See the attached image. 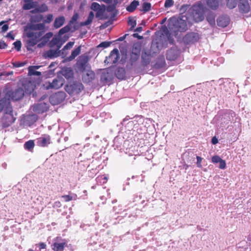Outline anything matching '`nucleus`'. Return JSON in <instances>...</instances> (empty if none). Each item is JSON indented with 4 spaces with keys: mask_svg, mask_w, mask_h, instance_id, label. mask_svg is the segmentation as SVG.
<instances>
[{
    "mask_svg": "<svg viewBox=\"0 0 251 251\" xmlns=\"http://www.w3.org/2000/svg\"><path fill=\"white\" fill-rule=\"evenodd\" d=\"M174 4L173 0H166L164 6L166 8H168L172 6Z\"/></svg>",
    "mask_w": 251,
    "mask_h": 251,
    "instance_id": "nucleus-48",
    "label": "nucleus"
},
{
    "mask_svg": "<svg viewBox=\"0 0 251 251\" xmlns=\"http://www.w3.org/2000/svg\"><path fill=\"white\" fill-rule=\"evenodd\" d=\"M25 95L24 90L22 88H18L14 91H8L5 97L13 100L17 101L21 100Z\"/></svg>",
    "mask_w": 251,
    "mask_h": 251,
    "instance_id": "nucleus-6",
    "label": "nucleus"
},
{
    "mask_svg": "<svg viewBox=\"0 0 251 251\" xmlns=\"http://www.w3.org/2000/svg\"><path fill=\"white\" fill-rule=\"evenodd\" d=\"M84 89L83 84L78 81H75L72 84H67L65 88L66 91L69 94H72L74 93H79Z\"/></svg>",
    "mask_w": 251,
    "mask_h": 251,
    "instance_id": "nucleus-5",
    "label": "nucleus"
},
{
    "mask_svg": "<svg viewBox=\"0 0 251 251\" xmlns=\"http://www.w3.org/2000/svg\"><path fill=\"white\" fill-rule=\"evenodd\" d=\"M24 3L22 6V9L24 10H28L35 7L37 2L33 1V0H22Z\"/></svg>",
    "mask_w": 251,
    "mask_h": 251,
    "instance_id": "nucleus-19",
    "label": "nucleus"
},
{
    "mask_svg": "<svg viewBox=\"0 0 251 251\" xmlns=\"http://www.w3.org/2000/svg\"><path fill=\"white\" fill-rule=\"evenodd\" d=\"M7 37L8 38L11 39L13 40H14V36L10 32L8 33L7 34Z\"/></svg>",
    "mask_w": 251,
    "mask_h": 251,
    "instance_id": "nucleus-60",
    "label": "nucleus"
},
{
    "mask_svg": "<svg viewBox=\"0 0 251 251\" xmlns=\"http://www.w3.org/2000/svg\"><path fill=\"white\" fill-rule=\"evenodd\" d=\"M208 8L211 10H216L219 6V0H206Z\"/></svg>",
    "mask_w": 251,
    "mask_h": 251,
    "instance_id": "nucleus-24",
    "label": "nucleus"
},
{
    "mask_svg": "<svg viewBox=\"0 0 251 251\" xmlns=\"http://www.w3.org/2000/svg\"><path fill=\"white\" fill-rule=\"evenodd\" d=\"M7 45L3 41L0 40V49H4L6 48Z\"/></svg>",
    "mask_w": 251,
    "mask_h": 251,
    "instance_id": "nucleus-55",
    "label": "nucleus"
},
{
    "mask_svg": "<svg viewBox=\"0 0 251 251\" xmlns=\"http://www.w3.org/2000/svg\"><path fill=\"white\" fill-rule=\"evenodd\" d=\"M15 49L17 51H20L21 49L22 43L19 40H17L13 43Z\"/></svg>",
    "mask_w": 251,
    "mask_h": 251,
    "instance_id": "nucleus-42",
    "label": "nucleus"
},
{
    "mask_svg": "<svg viewBox=\"0 0 251 251\" xmlns=\"http://www.w3.org/2000/svg\"><path fill=\"white\" fill-rule=\"evenodd\" d=\"M37 10L39 12H44L48 10V7L45 3H43L37 7Z\"/></svg>",
    "mask_w": 251,
    "mask_h": 251,
    "instance_id": "nucleus-38",
    "label": "nucleus"
},
{
    "mask_svg": "<svg viewBox=\"0 0 251 251\" xmlns=\"http://www.w3.org/2000/svg\"><path fill=\"white\" fill-rule=\"evenodd\" d=\"M111 44V42L104 41L101 42L100 44L99 45L98 47H101L103 48H106L110 46Z\"/></svg>",
    "mask_w": 251,
    "mask_h": 251,
    "instance_id": "nucleus-43",
    "label": "nucleus"
},
{
    "mask_svg": "<svg viewBox=\"0 0 251 251\" xmlns=\"http://www.w3.org/2000/svg\"><path fill=\"white\" fill-rule=\"evenodd\" d=\"M81 46H79L77 48L74 50L71 54L67 58L66 60L69 61H71L74 59L80 53Z\"/></svg>",
    "mask_w": 251,
    "mask_h": 251,
    "instance_id": "nucleus-25",
    "label": "nucleus"
},
{
    "mask_svg": "<svg viewBox=\"0 0 251 251\" xmlns=\"http://www.w3.org/2000/svg\"><path fill=\"white\" fill-rule=\"evenodd\" d=\"M42 105V103H39L37 104L34 107L33 110L35 112H38V113H40V111H39V109L41 107Z\"/></svg>",
    "mask_w": 251,
    "mask_h": 251,
    "instance_id": "nucleus-54",
    "label": "nucleus"
},
{
    "mask_svg": "<svg viewBox=\"0 0 251 251\" xmlns=\"http://www.w3.org/2000/svg\"><path fill=\"white\" fill-rule=\"evenodd\" d=\"M65 93L63 92H59L52 95L50 100L53 105H56L62 102L65 99Z\"/></svg>",
    "mask_w": 251,
    "mask_h": 251,
    "instance_id": "nucleus-11",
    "label": "nucleus"
},
{
    "mask_svg": "<svg viewBox=\"0 0 251 251\" xmlns=\"http://www.w3.org/2000/svg\"><path fill=\"white\" fill-rule=\"evenodd\" d=\"M34 146V141L32 140L26 142L24 145L25 150L31 152L33 151Z\"/></svg>",
    "mask_w": 251,
    "mask_h": 251,
    "instance_id": "nucleus-29",
    "label": "nucleus"
},
{
    "mask_svg": "<svg viewBox=\"0 0 251 251\" xmlns=\"http://www.w3.org/2000/svg\"><path fill=\"white\" fill-rule=\"evenodd\" d=\"M74 45V42H68L63 48V50H68L72 48Z\"/></svg>",
    "mask_w": 251,
    "mask_h": 251,
    "instance_id": "nucleus-50",
    "label": "nucleus"
},
{
    "mask_svg": "<svg viewBox=\"0 0 251 251\" xmlns=\"http://www.w3.org/2000/svg\"><path fill=\"white\" fill-rule=\"evenodd\" d=\"M197 167L198 168H202V165H201V161H202V158H201L200 156H197Z\"/></svg>",
    "mask_w": 251,
    "mask_h": 251,
    "instance_id": "nucleus-51",
    "label": "nucleus"
},
{
    "mask_svg": "<svg viewBox=\"0 0 251 251\" xmlns=\"http://www.w3.org/2000/svg\"><path fill=\"white\" fill-rule=\"evenodd\" d=\"M220 163L219 168L221 169H225L226 167V161L222 159H221V161L219 162Z\"/></svg>",
    "mask_w": 251,
    "mask_h": 251,
    "instance_id": "nucleus-52",
    "label": "nucleus"
},
{
    "mask_svg": "<svg viewBox=\"0 0 251 251\" xmlns=\"http://www.w3.org/2000/svg\"><path fill=\"white\" fill-rule=\"evenodd\" d=\"M23 86L25 89L24 92H25L27 94H31L34 90L35 85L34 82H32L31 80H25L23 83Z\"/></svg>",
    "mask_w": 251,
    "mask_h": 251,
    "instance_id": "nucleus-17",
    "label": "nucleus"
},
{
    "mask_svg": "<svg viewBox=\"0 0 251 251\" xmlns=\"http://www.w3.org/2000/svg\"><path fill=\"white\" fill-rule=\"evenodd\" d=\"M101 79H103L105 81H107L108 79L106 76V75L105 74H103L101 76Z\"/></svg>",
    "mask_w": 251,
    "mask_h": 251,
    "instance_id": "nucleus-62",
    "label": "nucleus"
},
{
    "mask_svg": "<svg viewBox=\"0 0 251 251\" xmlns=\"http://www.w3.org/2000/svg\"><path fill=\"white\" fill-rule=\"evenodd\" d=\"M119 59V50L117 49H114L112 50L108 57H107L105 62L106 61L108 63L110 62L112 64H115L117 62Z\"/></svg>",
    "mask_w": 251,
    "mask_h": 251,
    "instance_id": "nucleus-16",
    "label": "nucleus"
},
{
    "mask_svg": "<svg viewBox=\"0 0 251 251\" xmlns=\"http://www.w3.org/2000/svg\"><path fill=\"white\" fill-rule=\"evenodd\" d=\"M94 18V13L93 12H90L87 20L84 22H81L80 25L81 26L88 25L91 24Z\"/></svg>",
    "mask_w": 251,
    "mask_h": 251,
    "instance_id": "nucleus-33",
    "label": "nucleus"
},
{
    "mask_svg": "<svg viewBox=\"0 0 251 251\" xmlns=\"http://www.w3.org/2000/svg\"><path fill=\"white\" fill-rule=\"evenodd\" d=\"M61 205V204L59 201H56L54 202V207H60Z\"/></svg>",
    "mask_w": 251,
    "mask_h": 251,
    "instance_id": "nucleus-59",
    "label": "nucleus"
},
{
    "mask_svg": "<svg viewBox=\"0 0 251 251\" xmlns=\"http://www.w3.org/2000/svg\"><path fill=\"white\" fill-rule=\"evenodd\" d=\"M116 77L119 79H124L126 77V71L124 68H119L115 72Z\"/></svg>",
    "mask_w": 251,
    "mask_h": 251,
    "instance_id": "nucleus-27",
    "label": "nucleus"
},
{
    "mask_svg": "<svg viewBox=\"0 0 251 251\" xmlns=\"http://www.w3.org/2000/svg\"><path fill=\"white\" fill-rule=\"evenodd\" d=\"M37 119V116L35 114L27 115L25 118V120L29 126L36 122Z\"/></svg>",
    "mask_w": 251,
    "mask_h": 251,
    "instance_id": "nucleus-28",
    "label": "nucleus"
},
{
    "mask_svg": "<svg viewBox=\"0 0 251 251\" xmlns=\"http://www.w3.org/2000/svg\"><path fill=\"white\" fill-rule=\"evenodd\" d=\"M43 19V16L42 15H38L33 16V20L35 22H40Z\"/></svg>",
    "mask_w": 251,
    "mask_h": 251,
    "instance_id": "nucleus-45",
    "label": "nucleus"
},
{
    "mask_svg": "<svg viewBox=\"0 0 251 251\" xmlns=\"http://www.w3.org/2000/svg\"><path fill=\"white\" fill-rule=\"evenodd\" d=\"M94 18V13L93 12H90L87 20L84 22H81L80 25L81 26L88 25L91 24Z\"/></svg>",
    "mask_w": 251,
    "mask_h": 251,
    "instance_id": "nucleus-32",
    "label": "nucleus"
},
{
    "mask_svg": "<svg viewBox=\"0 0 251 251\" xmlns=\"http://www.w3.org/2000/svg\"><path fill=\"white\" fill-rule=\"evenodd\" d=\"M177 57L176 51L173 49L168 50L166 53V58L167 60L173 61Z\"/></svg>",
    "mask_w": 251,
    "mask_h": 251,
    "instance_id": "nucleus-23",
    "label": "nucleus"
},
{
    "mask_svg": "<svg viewBox=\"0 0 251 251\" xmlns=\"http://www.w3.org/2000/svg\"><path fill=\"white\" fill-rule=\"evenodd\" d=\"M12 65L15 68H19L21 67H23L26 64L25 62H12Z\"/></svg>",
    "mask_w": 251,
    "mask_h": 251,
    "instance_id": "nucleus-44",
    "label": "nucleus"
},
{
    "mask_svg": "<svg viewBox=\"0 0 251 251\" xmlns=\"http://www.w3.org/2000/svg\"><path fill=\"white\" fill-rule=\"evenodd\" d=\"M95 78V73L91 70L87 71V73L82 76V79L85 83H89Z\"/></svg>",
    "mask_w": 251,
    "mask_h": 251,
    "instance_id": "nucleus-20",
    "label": "nucleus"
},
{
    "mask_svg": "<svg viewBox=\"0 0 251 251\" xmlns=\"http://www.w3.org/2000/svg\"><path fill=\"white\" fill-rule=\"evenodd\" d=\"M70 30L71 26L68 25L61 28L59 31L58 34L59 35H62L63 34L69 32Z\"/></svg>",
    "mask_w": 251,
    "mask_h": 251,
    "instance_id": "nucleus-37",
    "label": "nucleus"
},
{
    "mask_svg": "<svg viewBox=\"0 0 251 251\" xmlns=\"http://www.w3.org/2000/svg\"><path fill=\"white\" fill-rule=\"evenodd\" d=\"M200 35L196 32L187 33L183 38V41L186 45H190L198 42L200 39Z\"/></svg>",
    "mask_w": 251,
    "mask_h": 251,
    "instance_id": "nucleus-9",
    "label": "nucleus"
},
{
    "mask_svg": "<svg viewBox=\"0 0 251 251\" xmlns=\"http://www.w3.org/2000/svg\"><path fill=\"white\" fill-rule=\"evenodd\" d=\"M63 75L66 78H69L73 76V72L70 68H67L63 71Z\"/></svg>",
    "mask_w": 251,
    "mask_h": 251,
    "instance_id": "nucleus-35",
    "label": "nucleus"
},
{
    "mask_svg": "<svg viewBox=\"0 0 251 251\" xmlns=\"http://www.w3.org/2000/svg\"><path fill=\"white\" fill-rule=\"evenodd\" d=\"M229 19L225 16H220L217 19L218 25L222 27L227 26L229 23Z\"/></svg>",
    "mask_w": 251,
    "mask_h": 251,
    "instance_id": "nucleus-21",
    "label": "nucleus"
},
{
    "mask_svg": "<svg viewBox=\"0 0 251 251\" xmlns=\"http://www.w3.org/2000/svg\"><path fill=\"white\" fill-rule=\"evenodd\" d=\"M53 20V15L48 14L43 23L32 24L28 25L26 30V35L28 38L26 42V47L27 50H32L38 42L42 41L38 46L41 47L45 45L53 35L52 32H49L45 34L46 31L45 24H49Z\"/></svg>",
    "mask_w": 251,
    "mask_h": 251,
    "instance_id": "nucleus-1",
    "label": "nucleus"
},
{
    "mask_svg": "<svg viewBox=\"0 0 251 251\" xmlns=\"http://www.w3.org/2000/svg\"><path fill=\"white\" fill-rule=\"evenodd\" d=\"M181 24L183 25V27H181L180 25H179V26L176 27V31H182L186 30V28L187 26L186 23H185L184 22H182Z\"/></svg>",
    "mask_w": 251,
    "mask_h": 251,
    "instance_id": "nucleus-46",
    "label": "nucleus"
},
{
    "mask_svg": "<svg viewBox=\"0 0 251 251\" xmlns=\"http://www.w3.org/2000/svg\"><path fill=\"white\" fill-rule=\"evenodd\" d=\"M65 19L64 16H61L55 18L54 22V27L58 28L61 27L64 24Z\"/></svg>",
    "mask_w": 251,
    "mask_h": 251,
    "instance_id": "nucleus-26",
    "label": "nucleus"
},
{
    "mask_svg": "<svg viewBox=\"0 0 251 251\" xmlns=\"http://www.w3.org/2000/svg\"><path fill=\"white\" fill-rule=\"evenodd\" d=\"M218 139L215 137H214L212 139V143L213 144L215 145L218 143Z\"/></svg>",
    "mask_w": 251,
    "mask_h": 251,
    "instance_id": "nucleus-58",
    "label": "nucleus"
},
{
    "mask_svg": "<svg viewBox=\"0 0 251 251\" xmlns=\"http://www.w3.org/2000/svg\"><path fill=\"white\" fill-rule=\"evenodd\" d=\"M100 5L97 2H93L91 5V9L94 11H97L100 9Z\"/></svg>",
    "mask_w": 251,
    "mask_h": 251,
    "instance_id": "nucleus-47",
    "label": "nucleus"
},
{
    "mask_svg": "<svg viewBox=\"0 0 251 251\" xmlns=\"http://www.w3.org/2000/svg\"><path fill=\"white\" fill-rule=\"evenodd\" d=\"M142 30V27H138L134 30L135 31H137V32H141Z\"/></svg>",
    "mask_w": 251,
    "mask_h": 251,
    "instance_id": "nucleus-63",
    "label": "nucleus"
},
{
    "mask_svg": "<svg viewBox=\"0 0 251 251\" xmlns=\"http://www.w3.org/2000/svg\"><path fill=\"white\" fill-rule=\"evenodd\" d=\"M79 18V14L77 13H75L72 18H71V20H70L69 22V24L71 25L74 23L75 22H76L78 19Z\"/></svg>",
    "mask_w": 251,
    "mask_h": 251,
    "instance_id": "nucleus-41",
    "label": "nucleus"
},
{
    "mask_svg": "<svg viewBox=\"0 0 251 251\" xmlns=\"http://www.w3.org/2000/svg\"><path fill=\"white\" fill-rule=\"evenodd\" d=\"M226 5L230 9L235 8L237 5V0H226Z\"/></svg>",
    "mask_w": 251,
    "mask_h": 251,
    "instance_id": "nucleus-36",
    "label": "nucleus"
},
{
    "mask_svg": "<svg viewBox=\"0 0 251 251\" xmlns=\"http://www.w3.org/2000/svg\"><path fill=\"white\" fill-rule=\"evenodd\" d=\"M60 51L59 50H56L50 49L44 53L43 56L45 58H54L59 56Z\"/></svg>",
    "mask_w": 251,
    "mask_h": 251,
    "instance_id": "nucleus-18",
    "label": "nucleus"
},
{
    "mask_svg": "<svg viewBox=\"0 0 251 251\" xmlns=\"http://www.w3.org/2000/svg\"><path fill=\"white\" fill-rule=\"evenodd\" d=\"M62 198L64 199V201L68 202L73 200H75L77 199V195L75 194H73V196L65 195L62 196Z\"/></svg>",
    "mask_w": 251,
    "mask_h": 251,
    "instance_id": "nucleus-34",
    "label": "nucleus"
},
{
    "mask_svg": "<svg viewBox=\"0 0 251 251\" xmlns=\"http://www.w3.org/2000/svg\"><path fill=\"white\" fill-rule=\"evenodd\" d=\"M142 8L145 12L149 11L151 9V4L149 2H144L142 4Z\"/></svg>",
    "mask_w": 251,
    "mask_h": 251,
    "instance_id": "nucleus-39",
    "label": "nucleus"
},
{
    "mask_svg": "<svg viewBox=\"0 0 251 251\" xmlns=\"http://www.w3.org/2000/svg\"><path fill=\"white\" fill-rule=\"evenodd\" d=\"M34 75H41V73L40 72H38V71H35V72L34 73Z\"/></svg>",
    "mask_w": 251,
    "mask_h": 251,
    "instance_id": "nucleus-64",
    "label": "nucleus"
},
{
    "mask_svg": "<svg viewBox=\"0 0 251 251\" xmlns=\"http://www.w3.org/2000/svg\"><path fill=\"white\" fill-rule=\"evenodd\" d=\"M221 160V158L218 155L213 156L211 158V161L214 163H219Z\"/></svg>",
    "mask_w": 251,
    "mask_h": 251,
    "instance_id": "nucleus-49",
    "label": "nucleus"
},
{
    "mask_svg": "<svg viewBox=\"0 0 251 251\" xmlns=\"http://www.w3.org/2000/svg\"><path fill=\"white\" fill-rule=\"evenodd\" d=\"M139 4V2L138 1L134 0L128 6L126 7V10L129 12H132L135 11Z\"/></svg>",
    "mask_w": 251,
    "mask_h": 251,
    "instance_id": "nucleus-31",
    "label": "nucleus"
},
{
    "mask_svg": "<svg viewBox=\"0 0 251 251\" xmlns=\"http://www.w3.org/2000/svg\"><path fill=\"white\" fill-rule=\"evenodd\" d=\"M40 250L45 249L46 248V244L43 242H40L38 244Z\"/></svg>",
    "mask_w": 251,
    "mask_h": 251,
    "instance_id": "nucleus-56",
    "label": "nucleus"
},
{
    "mask_svg": "<svg viewBox=\"0 0 251 251\" xmlns=\"http://www.w3.org/2000/svg\"><path fill=\"white\" fill-rule=\"evenodd\" d=\"M142 47L139 43L134 44L132 47V50L129 53L126 67L127 69H135V71H139L140 69L138 67L139 58L141 54Z\"/></svg>",
    "mask_w": 251,
    "mask_h": 251,
    "instance_id": "nucleus-2",
    "label": "nucleus"
},
{
    "mask_svg": "<svg viewBox=\"0 0 251 251\" xmlns=\"http://www.w3.org/2000/svg\"><path fill=\"white\" fill-rule=\"evenodd\" d=\"M151 54L146 51H143L141 54V61L139 65L138 68L140 71L144 69L146 67L150 64L151 61Z\"/></svg>",
    "mask_w": 251,
    "mask_h": 251,
    "instance_id": "nucleus-10",
    "label": "nucleus"
},
{
    "mask_svg": "<svg viewBox=\"0 0 251 251\" xmlns=\"http://www.w3.org/2000/svg\"><path fill=\"white\" fill-rule=\"evenodd\" d=\"M238 9L242 14H246L250 12L251 7L248 0H239Z\"/></svg>",
    "mask_w": 251,
    "mask_h": 251,
    "instance_id": "nucleus-13",
    "label": "nucleus"
},
{
    "mask_svg": "<svg viewBox=\"0 0 251 251\" xmlns=\"http://www.w3.org/2000/svg\"><path fill=\"white\" fill-rule=\"evenodd\" d=\"M206 20L209 24L213 26L215 25V15L214 13L209 12L206 17Z\"/></svg>",
    "mask_w": 251,
    "mask_h": 251,
    "instance_id": "nucleus-30",
    "label": "nucleus"
},
{
    "mask_svg": "<svg viewBox=\"0 0 251 251\" xmlns=\"http://www.w3.org/2000/svg\"><path fill=\"white\" fill-rule=\"evenodd\" d=\"M88 61L89 58L87 56L81 55L79 56L77 64L79 70L81 72H84L85 71Z\"/></svg>",
    "mask_w": 251,
    "mask_h": 251,
    "instance_id": "nucleus-15",
    "label": "nucleus"
},
{
    "mask_svg": "<svg viewBox=\"0 0 251 251\" xmlns=\"http://www.w3.org/2000/svg\"><path fill=\"white\" fill-rule=\"evenodd\" d=\"M15 120L16 118L13 115H4L1 119L2 127L4 128L9 127L15 122Z\"/></svg>",
    "mask_w": 251,
    "mask_h": 251,
    "instance_id": "nucleus-14",
    "label": "nucleus"
},
{
    "mask_svg": "<svg viewBox=\"0 0 251 251\" xmlns=\"http://www.w3.org/2000/svg\"><path fill=\"white\" fill-rule=\"evenodd\" d=\"M62 46L60 40L57 37H53L49 43V46L50 48H54L56 47V49L59 50Z\"/></svg>",
    "mask_w": 251,
    "mask_h": 251,
    "instance_id": "nucleus-22",
    "label": "nucleus"
},
{
    "mask_svg": "<svg viewBox=\"0 0 251 251\" xmlns=\"http://www.w3.org/2000/svg\"><path fill=\"white\" fill-rule=\"evenodd\" d=\"M35 67H31L29 66L28 68V74L29 75H34V73L36 71V70L34 69Z\"/></svg>",
    "mask_w": 251,
    "mask_h": 251,
    "instance_id": "nucleus-53",
    "label": "nucleus"
},
{
    "mask_svg": "<svg viewBox=\"0 0 251 251\" xmlns=\"http://www.w3.org/2000/svg\"><path fill=\"white\" fill-rule=\"evenodd\" d=\"M65 83V79L62 77L57 76L51 82H46L44 85L47 90L58 89L61 88Z\"/></svg>",
    "mask_w": 251,
    "mask_h": 251,
    "instance_id": "nucleus-4",
    "label": "nucleus"
},
{
    "mask_svg": "<svg viewBox=\"0 0 251 251\" xmlns=\"http://www.w3.org/2000/svg\"><path fill=\"white\" fill-rule=\"evenodd\" d=\"M193 19L196 22H200L204 19L205 13L208 10L204 1H199L192 7Z\"/></svg>",
    "mask_w": 251,
    "mask_h": 251,
    "instance_id": "nucleus-3",
    "label": "nucleus"
},
{
    "mask_svg": "<svg viewBox=\"0 0 251 251\" xmlns=\"http://www.w3.org/2000/svg\"><path fill=\"white\" fill-rule=\"evenodd\" d=\"M8 25H2V26L1 27V32H5L8 29Z\"/></svg>",
    "mask_w": 251,
    "mask_h": 251,
    "instance_id": "nucleus-57",
    "label": "nucleus"
},
{
    "mask_svg": "<svg viewBox=\"0 0 251 251\" xmlns=\"http://www.w3.org/2000/svg\"><path fill=\"white\" fill-rule=\"evenodd\" d=\"M37 145L41 147H47L51 143V138L47 134L42 135L41 137L37 139Z\"/></svg>",
    "mask_w": 251,
    "mask_h": 251,
    "instance_id": "nucleus-12",
    "label": "nucleus"
},
{
    "mask_svg": "<svg viewBox=\"0 0 251 251\" xmlns=\"http://www.w3.org/2000/svg\"><path fill=\"white\" fill-rule=\"evenodd\" d=\"M4 109L5 115H13V108L9 99L4 97L0 100V112Z\"/></svg>",
    "mask_w": 251,
    "mask_h": 251,
    "instance_id": "nucleus-7",
    "label": "nucleus"
},
{
    "mask_svg": "<svg viewBox=\"0 0 251 251\" xmlns=\"http://www.w3.org/2000/svg\"><path fill=\"white\" fill-rule=\"evenodd\" d=\"M128 24L131 26V28H134L136 25V21L134 18L132 17H129L128 20Z\"/></svg>",
    "mask_w": 251,
    "mask_h": 251,
    "instance_id": "nucleus-40",
    "label": "nucleus"
},
{
    "mask_svg": "<svg viewBox=\"0 0 251 251\" xmlns=\"http://www.w3.org/2000/svg\"><path fill=\"white\" fill-rule=\"evenodd\" d=\"M54 242L51 245V247L54 251H63L67 246V243L65 239H62L60 237H57L54 239Z\"/></svg>",
    "mask_w": 251,
    "mask_h": 251,
    "instance_id": "nucleus-8",
    "label": "nucleus"
},
{
    "mask_svg": "<svg viewBox=\"0 0 251 251\" xmlns=\"http://www.w3.org/2000/svg\"><path fill=\"white\" fill-rule=\"evenodd\" d=\"M102 15V12L100 11V10H99L96 13V17L98 18V17H100Z\"/></svg>",
    "mask_w": 251,
    "mask_h": 251,
    "instance_id": "nucleus-61",
    "label": "nucleus"
}]
</instances>
